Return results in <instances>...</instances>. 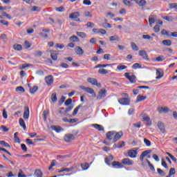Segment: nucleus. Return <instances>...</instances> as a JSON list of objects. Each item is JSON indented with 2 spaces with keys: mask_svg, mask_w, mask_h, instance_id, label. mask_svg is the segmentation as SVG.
Here are the masks:
<instances>
[{
  "mask_svg": "<svg viewBox=\"0 0 177 177\" xmlns=\"http://www.w3.org/2000/svg\"><path fill=\"white\" fill-rule=\"evenodd\" d=\"M56 160H53L48 167V171H50L56 165Z\"/></svg>",
  "mask_w": 177,
  "mask_h": 177,
  "instance_id": "5fc2aeb1",
  "label": "nucleus"
},
{
  "mask_svg": "<svg viewBox=\"0 0 177 177\" xmlns=\"http://www.w3.org/2000/svg\"><path fill=\"white\" fill-rule=\"evenodd\" d=\"M157 171H158V174H159V175H160L161 176H165V172H164L162 171V169H157Z\"/></svg>",
  "mask_w": 177,
  "mask_h": 177,
  "instance_id": "69168bd1",
  "label": "nucleus"
},
{
  "mask_svg": "<svg viewBox=\"0 0 177 177\" xmlns=\"http://www.w3.org/2000/svg\"><path fill=\"white\" fill-rule=\"evenodd\" d=\"M14 140L17 143H20V138H19V133L18 132L15 133V134H14Z\"/></svg>",
  "mask_w": 177,
  "mask_h": 177,
  "instance_id": "72a5a7b5",
  "label": "nucleus"
},
{
  "mask_svg": "<svg viewBox=\"0 0 177 177\" xmlns=\"http://www.w3.org/2000/svg\"><path fill=\"white\" fill-rule=\"evenodd\" d=\"M81 107H82V105H79L77 106L73 111V113H72V115H77V113H78V110H80V109H81Z\"/></svg>",
  "mask_w": 177,
  "mask_h": 177,
  "instance_id": "37998d69",
  "label": "nucleus"
},
{
  "mask_svg": "<svg viewBox=\"0 0 177 177\" xmlns=\"http://www.w3.org/2000/svg\"><path fill=\"white\" fill-rule=\"evenodd\" d=\"M113 156L110 155L109 156L105 158V163L107 165H110V162L113 161Z\"/></svg>",
  "mask_w": 177,
  "mask_h": 177,
  "instance_id": "bb28decb",
  "label": "nucleus"
},
{
  "mask_svg": "<svg viewBox=\"0 0 177 177\" xmlns=\"http://www.w3.org/2000/svg\"><path fill=\"white\" fill-rule=\"evenodd\" d=\"M73 109H74V106L70 105L69 106H68L67 108H66V109H65V113L67 114V113L71 111V110H73Z\"/></svg>",
  "mask_w": 177,
  "mask_h": 177,
  "instance_id": "4d7b16f0",
  "label": "nucleus"
},
{
  "mask_svg": "<svg viewBox=\"0 0 177 177\" xmlns=\"http://www.w3.org/2000/svg\"><path fill=\"white\" fill-rule=\"evenodd\" d=\"M81 167L82 168V169L84 171H86V169H88V168H89V164H88L87 162H86L84 164H81Z\"/></svg>",
  "mask_w": 177,
  "mask_h": 177,
  "instance_id": "49530a36",
  "label": "nucleus"
},
{
  "mask_svg": "<svg viewBox=\"0 0 177 177\" xmlns=\"http://www.w3.org/2000/svg\"><path fill=\"white\" fill-rule=\"evenodd\" d=\"M169 6L170 9H177V3H170V4H169Z\"/></svg>",
  "mask_w": 177,
  "mask_h": 177,
  "instance_id": "0e129e2a",
  "label": "nucleus"
},
{
  "mask_svg": "<svg viewBox=\"0 0 177 177\" xmlns=\"http://www.w3.org/2000/svg\"><path fill=\"white\" fill-rule=\"evenodd\" d=\"M98 73L99 74H102V75H104L106 74H109V73H110V71H107L104 68H101L98 70Z\"/></svg>",
  "mask_w": 177,
  "mask_h": 177,
  "instance_id": "c85d7f7f",
  "label": "nucleus"
},
{
  "mask_svg": "<svg viewBox=\"0 0 177 177\" xmlns=\"http://www.w3.org/2000/svg\"><path fill=\"white\" fill-rule=\"evenodd\" d=\"M51 100H52L53 103H56V102H57V95L56 93H53L51 95Z\"/></svg>",
  "mask_w": 177,
  "mask_h": 177,
  "instance_id": "2f4dec72",
  "label": "nucleus"
},
{
  "mask_svg": "<svg viewBox=\"0 0 177 177\" xmlns=\"http://www.w3.org/2000/svg\"><path fill=\"white\" fill-rule=\"evenodd\" d=\"M69 17L70 19H77V17H80V12H72Z\"/></svg>",
  "mask_w": 177,
  "mask_h": 177,
  "instance_id": "b1692460",
  "label": "nucleus"
},
{
  "mask_svg": "<svg viewBox=\"0 0 177 177\" xmlns=\"http://www.w3.org/2000/svg\"><path fill=\"white\" fill-rule=\"evenodd\" d=\"M87 81L89 82V84H91V85H94L95 86H97L98 88H102V84L97 82V80L95 78H88Z\"/></svg>",
  "mask_w": 177,
  "mask_h": 177,
  "instance_id": "20e7f679",
  "label": "nucleus"
},
{
  "mask_svg": "<svg viewBox=\"0 0 177 177\" xmlns=\"http://www.w3.org/2000/svg\"><path fill=\"white\" fill-rule=\"evenodd\" d=\"M142 39H153V37L149 35H143Z\"/></svg>",
  "mask_w": 177,
  "mask_h": 177,
  "instance_id": "774afa93",
  "label": "nucleus"
},
{
  "mask_svg": "<svg viewBox=\"0 0 177 177\" xmlns=\"http://www.w3.org/2000/svg\"><path fill=\"white\" fill-rule=\"evenodd\" d=\"M146 99H147V97H146V96H143L141 95H139L137 96L138 102H142V100H146Z\"/></svg>",
  "mask_w": 177,
  "mask_h": 177,
  "instance_id": "58836bf2",
  "label": "nucleus"
},
{
  "mask_svg": "<svg viewBox=\"0 0 177 177\" xmlns=\"http://www.w3.org/2000/svg\"><path fill=\"white\" fill-rule=\"evenodd\" d=\"M50 57L53 60H57V51H53L50 54Z\"/></svg>",
  "mask_w": 177,
  "mask_h": 177,
  "instance_id": "c756f323",
  "label": "nucleus"
},
{
  "mask_svg": "<svg viewBox=\"0 0 177 177\" xmlns=\"http://www.w3.org/2000/svg\"><path fill=\"white\" fill-rule=\"evenodd\" d=\"M113 168L118 169V168H123V165L122 162L113 161L111 164Z\"/></svg>",
  "mask_w": 177,
  "mask_h": 177,
  "instance_id": "dca6fc26",
  "label": "nucleus"
},
{
  "mask_svg": "<svg viewBox=\"0 0 177 177\" xmlns=\"http://www.w3.org/2000/svg\"><path fill=\"white\" fill-rule=\"evenodd\" d=\"M36 75H38L39 77H44L45 75V73H44V71L42 70H37L35 72Z\"/></svg>",
  "mask_w": 177,
  "mask_h": 177,
  "instance_id": "e433bc0d",
  "label": "nucleus"
},
{
  "mask_svg": "<svg viewBox=\"0 0 177 177\" xmlns=\"http://www.w3.org/2000/svg\"><path fill=\"white\" fill-rule=\"evenodd\" d=\"M19 125L22 127L24 131H26V122H24V120L23 118L19 119Z\"/></svg>",
  "mask_w": 177,
  "mask_h": 177,
  "instance_id": "473e14b6",
  "label": "nucleus"
},
{
  "mask_svg": "<svg viewBox=\"0 0 177 177\" xmlns=\"http://www.w3.org/2000/svg\"><path fill=\"white\" fill-rule=\"evenodd\" d=\"M28 86L29 87L30 92L32 94L35 93V92H37L38 91V86H34L33 87H30V84H28Z\"/></svg>",
  "mask_w": 177,
  "mask_h": 177,
  "instance_id": "393cba45",
  "label": "nucleus"
},
{
  "mask_svg": "<svg viewBox=\"0 0 177 177\" xmlns=\"http://www.w3.org/2000/svg\"><path fill=\"white\" fill-rule=\"evenodd\" d=\"M170 32H171L167 31V30H165V29H162L161 31L162 35H167V37H169Z\"/></svg>",
  "mask_w": 177,
  "mask_h": 177,
  "instance_id": "8fccbe9b",
  "label": "nucleus"
},
{
  "mask_svg": "<svg viewBox=\"0 0 177 177\" xmlns=\"http://www.w3.org/2000/svg\"><path fill=\"white\" fill-rule=\"evenodd\" d=\"M109 41H111V42H113L114 41L120 42L121 41V38H120V37L118 35L111 36L109 37Z\"/></svg>",
  "mask_w": 177,
  "mask_h": 177,
  "instance_id": "412c9836",
  "label": "nucleus"
},
{
  "mask_svg": "<svg viewBox=\"0 0 177 177\" xmlns=\"http://www.w3.org/2000/svg\"><path fill=\"white\" fill-rule=\"evenodd\" d=\"M0 39H2L3 42H6L8 41V36L6 34H1L0 36Z\"/></svg>",
  "mask_w": 177,
  "mask_h": 177,
  "instance_id": "09e8293b",
  "label": "nucleus"
},
{
  "mask_svg": "<svg viewBox=\"0 0 177 177\" xmlns=\"http://www.w3.org/2000/svg\"><path fill=\"white\" fill-rule=\"evenodd\" d=\"M145 161L147 162L148 166L149 167L151 171H156V168H154V166L149 161L148 159H146Z\"/></svg>",
  "mask_w": 177,
  "mask_h": 177,
  "instance_id": "79ce46f5",
  "label": "nucleus"
},
{
  "mask_svg": "<svg viewBox=\"0 0 177 177\" xmlns=\"http://www.w3.org/2000/svg\"><path fill=\"white\" fill-rule=\"evenodd\" d=\"M71 103H73V100L71 98H69L66 100L65 106H70V104H71Z\"/></svg>",
  "mask_w": 177,
  "mask_h": 177,
  "instance_id": "338daca9",
  "label": "nucleus"
},
{
  "mask_svg": "<svg viewBox=\"0 0 177 177\" xmlns=\"http://www.w3.org/2000/svg\"><path fill=\"white\" fill-rule=\"evenodd\" d=\"M132 68H142V65L139 63H136L133 64Z\"/></svg>",
  "mask_w": 177,
  "mask_h": 177,
  "instance_id": "052dcab7",
  "label": "nucleus"
},
{
  "mask_svg": "<svg viewBox=\"0 0 177 177\" xmlns=\"http://www.w3.org/2000/svg\"><path fill=\"white\" fill-rule=\"evenodd\" d=\"M55 10H56L57 12H64V10H66V9L64 8V7L60 6L59 8H55Z\"/></svg>",
  "mask_w": 177,
  "mask_h": 177,
  "instance_id": "13d9d810",
  "label": "nucleus"
},
{
  "mask_svg": "<svg viewBox=\"0 0 177 177\" xmlns=\"http://www.w3.org/2000/svg\"><path fill=\"white\" fill-rule=\"evenodd\" d=\"M0 145L3 146V147H10V145L3 140H0Z\"/></svg>",
  "mask_w": 177,
  "mask_h": 177,
  "instance_id": "a18cd8bd",
  "label": "nucleus"
},
{
  "mask_svg": "<svg viewBox=\"0 0 177 177\" xmlns=\"http://www.w3.org/2000/svg\"><path fill=\"white\" fill-rule=\"evenodd\" d=\"M166 154L170 157V158L172 160V161H174V162H176L177 159L174 155L171 154L169 152H167Z\"/></svg>",
  "mask_w": 177,
  "mask_h": 177,
  "instance_id": "de8ad7c7",
  "label": "nucleus"
},
{
  "mask_svg": "<svg viewBox=\"0 0 177 177\" xmlns=\"http://www.w3.org/2000/svg\"><path fill=\"white\" fill-rule=\"evenodd\" d=\"M15 91L16 92H21V93L26 92V89H24L23 86L17 87Z\"/></svg>",
  "mask_w": 177,
  "mask_h": 177,
  "instance_id": "603ef678",
  "label": "nucleus"
},
{
  "mask_svg": "<svg viewBox=\"0 0 177 177\" xmlns=\"http://www.w3.org/2000/svg\"><path fill=\"white\" fill-rule=\"evenodd\" d=\"M156 60L157 62H163V60H165V57H164V55H160L156 58Z\"/></svg>",
  "mask_w": 177,
  "mask_h": 177,
  "instance_id": "6e6d98bb",
  "label": "nucleus"
},
{
  "mask_svg": "<svg viewBox=\"0 0 177 177\" xmlns=\"http://www.w3.org/2000/svg\"><path fill=\"white\" fill-rule=\"evenodd\" d=\"M18 177H27V176H26V174H24V171H23V170L19 169Z\"/></svg>",
  "mask_w": 177,
  "mask_h": 177,
  "instance_id": "e2e57ef3",
  "label": "nucleus"
},
{
  "mask_svg": "<svg viewBox=\"0 0 177 177\" xmlns=\"http://www.w3.org/2000/svg\"><path fill=\"white\" fill-rule=\"evenodd\" d=\"M80 89H82L83 91H85V92H87V93L92 95L93 97H96V93H95L93 88L85 87L84 86H80Z\"/></svg>",
  "mask_w": 177,
  "mask_h": 177,
  "instance_id": "f257e3e1",
  "label": "nucleus"
},
{
  "mask_svg": "<svg viewBox=\"0 0 177 177\" xmlns=\"http://www.w3.org/2000/svg\"><path fill=\"white\" fill-rule=\"evenodd\" d=\"M136 3H138V5L140 6H146L147 2L146 0H140V1H136Z\"/></svg>",
  "mask_w": 177,
  "mask_h": 177,
  "instance_id": "f704fd0d",
  "label": "nucleus"
},
{
  "mask_svg": "<svg viewBox=\"0 0 177 177\" xmlns=\"http://www.w3.org/2000/svg\"><path fill=\"white\" fill-rule=\"evenodd\" d=\"M74 169V167H72L71 168H64L62 167L58 172L60 174L61 172H71Z\"/></svg>",
  "mask_w": 177,
  "mask_h": 177,
  "instance_id": "5701e85b",
  "label": "nucleus"
},
{
  "mask_svg": "<svg viewBox=\"0 0 177 177\" xmlns=\"http://www.w3.org/2000/svg\"><path fill=\"white\" fill-rule=\"evenodd\" d=\"M118 103L122 104V106H128L131 103V100L129 98H120L118 100Z\"/></svg>",
  "mask_w": 177,
  "mask_h": 177,
  "instance_id": "423d86ee",
  "label": "nucleus"
},
{
  "mask_svg": "<svg viewBox=\"0 0 177 177\" xmlns=\"http://www.w3.org/2000/svg\"><path fill=\"white\" fill-rule=\"evenodd\" d=\"M157 20V17L156 15H151L149 17V23L150 27H152V24H154L156 23V21Z\"/></svg>",
  "mask_w": 177,
  "mask_h": 177,
  "instance_id": "2eb2a0df",
  "label": "nucleus"
},
{
  "mask_svg": "<svg viewBox=\"0 0 177 177\" xmlns=\"http://www.w3.org/2000/svg\"><path fill=\"white\" fill-rule=\"evenodd\" d=\"M75 52L76 55H78L79 56H82L84 55V50H82V48L80 46H76L75 48Z\"/></svg>",
  "mask_w": 177,
  "mask_h": 177,
  "instance_id": "a211bd4d",
  "label": "nucleus"
},
{
  "mask_svg": "<svg viewBox=\"0 0 177 177\" xmlns=\"http://www.w3.org/2000/svg\"><path fill=\"white\" fill-rule=\"evenodd\" d=\"M121 163L123 164V165H132L133 164V160L129 158H124L122 160Z\"/></svg>",
  "mask_w": 177,
  "mask_h": 177,
  "instance_id": "9b49d317",
  "label": "nucleus"
},
{
  "mask_svg": "<svg viewBox=\"0 0 177 177\" xmlns=\"http://www.w3.org/2000/svg\"><path fill=\"white\" fill-rule=\"evenodd\" d=\"M77 35L80 38H86V33L84 32H77Z\"/></svg>",
  "mask_w": 177,
  "mask_h": 177,
  "instance_id": "a19ab883",
  "label": "nucleus"
},
{
  "mask_svg": "<svg viewBox=\"0 0 177 177\" xmlns=\"http://www.w3.org/2000/svg\"><path fill=\"white\" fill-rule=\"evenodd\" d=\"M70 40L73 42H80V39L77 36H72L70 37Z\"/></svg>",
  "mask_w": 177,
  "mask_h": 177,
  "instance_id": "3c124183",
  "label": "nucleus"
},
{
  "mask_svg": "<svg viewBox=\"0 0 177 177\" xmlns=\"http://www.w3.org/2000/svg\"><path fill=\"white\" fill-rule=\"evenodd\" d=\"M106 95H107V91L106 89H101L99 92V95L97 97V99L98 100H100V99H103V97H106Z\"/></svg>",
  "mask_w": 177,
  "mask_h": 177,
  "instance_id": "6e6552de",
  "label": "nucleus"
},
{
  "mask_svg": "<svg viewBox=\"0 0 177 177\" xmlns=\"http://www.w3.org/2000/svg\"><path fill=\"white\" fill-rule=\"evenodd\" d=\"M126 68H127V66H125V65L120 64L117 66V70H119L120 71H121L122 70H126Z\"/></svg>",
  "mask_w": 177,
  "mask_h": 177,
  "instance_id": "864d4df0",
  "label": "nucleus"
},
{
  "mask_svg": "<svg viewBox=\"0 0 177 177\" xmlns=\"http://www.w3.org/2000/svg\"><path fill=\"white\" fill-rule=\"evenodd\" d=\"M122 136H124V133H122V131H119L117 133L115 131V136L113 137V142L115 143V142H117L118 140H120V139H121Z\"/></svg>",
  "mask_w": 177,
  "mask_h": 177,
  "instance_id": "0eeeda50",
  "label": "nucleus"
},
{
  "mask_svg": "<svg viewBox=\"0 0 177 177\" xmlns=\"http://www.w3.org/2000/svg\"><path fill=\"white\" fill-rule=\"evenodd\" d=\"M93 128H95V129H97V131H104V127H103L102 125L100 124H92Z\"/></svg>",
  "mask_w": 177,
  "mask_h": 177,
  "instance_id": "4be33fe9",
  "label": "nucleus"
},
{
  "mask_svg": "<svg viewBox=\"0 0 177 177\" xmlns=\"http://www.w3.org/2000/svg\"><path fill=\"white\" fill-rule=\"evenodd\" d=\"M13 48L15 50H21L23 49V46L20 44H14Z\"/></svg>",
  "mask_w": 177,
  "mask_h": 177,
  "instance_id": "c03bdc74",
  "label": "nucleus"
},
{
  "mask_svg": "<svg viewBox=\"0 0 177 177\" xmlns=\"http://www.w3.org/2000/svg\"><path fill=\"white\" fill-rule=\"evenodd\" d=\"M30 118V109L28 106H26L24 108V120H28Z\"/></svg>",
  "mask_w": 177,
  "mask_h": 177,
  "instance_id": "4468645a",
  "label": "nucleus"
},
{
  "mask_svg": "<svg viewBox=\"0 0 177 177\" xmlns=\"http://www.w3.org/2000/svg\"><path fill=\"white\" fill-rule=\"evenodd\" d=\"M162 19H164V20H166V21H174V20H175V17L174 16L162 17Z\"/></svg>",
  "mask_w": 177,
  "mask_h": 177,
  "instance_id": "cd10ccee",
  "label": "nucleus"
},
{
  "mask_svg": "<svg viewBox=\"0 0 177 177\" xmlns=\"http://www.w3.org/2000/svg\"><path fill=\"white\" fill-rule=\"evenodd\" d=\"M164 77V71H162L161 68H158L156 70V80H161Z\"/></svg>",
  "mask_w": 177,
  "mask_h": 177,
  "instance_id": "ddd939ff",
  "label": "nucleus"
},
{
  "mask_svg": "<svg viewBox=\"0 0 177 177\" xmlns=\"http://www.w3.org/2000/svg\"><path fill=\"white\" fill-rule=\"evenodd\" d=\"M115 135V131H109L106 134V139H108L109 140H113L114 142Z\"/></svg>",
  "mask_w": 177,
  "mask_h": 177,
  "instance_id": "1a4fd4ad",
  "label": "nucleus"
},
{
  "mask_svg": "<svg viewBox=\"0 0 177 177\" xmlns=\"http://www.w3.org/2000/svg\"><path fill=\"white\" fill-rule=\"evenodd\" d=\"M64 139L65 142H66L67 143H70L73 142L74 139H75V137L71 133H67V134H65Z\"/></svg>",
  "mask_w": 177,
  "mask_h": 177,
  "instance_id": "39448f33",
  "label": "nucleus"
},
{
  "mask_svg": "<svg viewBox=\"0 0 177 177\" xmlns=\"http://www.w3.org/2000/svg\"><path fill=\"white\" fill-rule=\"evenodd\" d=\"M131 49L138 52V50H139V46H138V45L134 42H131Z\"/></svg>",
  "mask_w": 177,
  "mask_h": 177,
  "instance_id": "c9c22d12",
  "label": "nucleus"
},
{
  "mask_svg": "<svg viewBox=\"0 0 177 177\" xmlns=\"http://www.w3.org/2000/svg\"><path fill=\"white\" fill-rule=\"evenodd\" d=\"M158 113H160V114H162V113H168V108L167 107H165V108H160L158 109Z\"/></svg>",
  "mask_w": 177,
  "mask_h": 177,
  "instance_id": "ea45409f",
  "label": "nucleus"
},
{
  "mask_svg": "<svg viewBox=\"0 0 177 177\" xmlns=\"http://www.w3.org/2000/svg\"><path fill=\"white\" fill-rule=\"evenodd\" d=\"M34 176L36 177H42V171H41L39 169H37L35 171Z\"/></svg>",
  "mask_w": 177,
  "mask_h": 177,
  "instance_id": "4c0bfd02",
  "label": "nucleus"
},
{
  "mask_svg": "<svg viewBox=\"0 0 177 177\" xmlns=\"http://www.w3.org/2000/svg\"><path fill=\"white\" fill-rule=\"evenodd\" d=\"M138 55L140 56H142V59H145V60H150V59L149 58V55H147V53H146V50H140L138 52Z\"/></svg>",
  "mask_w": 177,
  "mask_h": 177,
  "instance_id": "9d476101",
  "label": "nucleus"
},
{
  "mask_svg": "<svg viewBox=\"0 0 177 177\" xmlns=\"http://www.w3.org/2000/svg\"><path fill=\"white\" fill-rule=\"evenodd\" d=\"M45 81L47 85L50 86L52 85V83L53 82V75H48L45 77Z\"/></svg>",
  "mask_w": 177,
  "mask_h": 177,
  "instance_id": "f3484780",
  "label": "nucleus"
},
{
  "mask_svg": "<svg viewBox=\"0 0 177 177\" xmlns=\"http://www.w3.org/2000/svg\"><path fill=\"white\" fill-rule=\"evenodd\" d=\"M128 154L131 158H135L138 155V151L136 150H129Z\"/></svg>",
  "mask_w": 177,
  "mask_h": 177,
  "instance_id": "6ab92c4d",
  "label": "nucleus"
},
{
  "mask_svg": "<svg viewBox=\"0 0 177 177\" xmlns=\"http://www.w3.org/2000/svg\"><path fill=\"white\" fill-rule=\"evenodd\" d=\"M124 77L129 80L131 84H135L136 82V76L135 75H129V73H125Z\"/></svg>",
  "mask_w": 177,
  "mask_h": 177,
  "instance_id": "7ed1b4c3",
  "label": "nucleus"
},
{
  "mask_svg": "<svg viewBox=\"0 0 177 177\" xmlns=\"http://www.w3.org/2000/svg\"><path fill=\"white\" fill-rule=\"evenodd\" d=\"M162 44L165 46H171L172 45V41L170 39H165L162 41Z\"/></svg>",
  "mask_w": 177,
  "mask_h": 177,
  "instance_id": "a878e982",
  "label": "nucleus"
},
{
  "mask_svg": "<svg viewBox=\"0 0 177 177\" xmlns=\"http://www.w3.org/2000/svg\"><path fill=\"white\" fill-rule=\"evenodd\" d=\"M124 146H125V142L122 141L118 144H115L113 147V149H121L122 147H124Z\"/></svg>",
  "mask_w": 177,
  "mask_h": 177,
  "instance_id": "aec40b11",
  "label": "nucleus"
},
{
  "mask_svg": "<svg viewBox=\"0 0 177 177\" xmlns=\"http://www.w3.org/2000/svg\"><path fill=\"white\" fill-rule=\"evenodd\" d=\"M153 31H154V32H160V25L156 24V25L153 27Z\"/></svg>",
  "mask_w": 177,
  "mask_h": 177,
  "instance_id": "680f3d73",
  "label": "nucleus"
},
{
  "mask_svg": "<svg viewBox=\"0 0 177 177\" xmlns=\"http://www.w3.org/2000/svg\"><path fill=\"white\" fill-rule=\"evenodd\" d=\"M151 153V150H146L142 152V153L140 156V160L141 161V164L142 167H145V157H147V156H149Z\"/></svg>",
  "mask_w": 177,
  "mask_h": 177,
  "instance_id": "f03ea898",
  "label": "nucleus"
},
{
  "mask_svg": "<svg viewBox=\"0 0 177 177\" xmlns=\"http://www.w3.org/2000/svg\"><path fill=\"white\" fill-rule=\"evenodd\" d=\"M51 129H53V131H55V132H57V133L62 132V131H63V129L60 127H56V126H52Z\"/></svg>",
  "mask_w": 177,
  "mask_h": 177,
  "instance_id": "7c9ffc66",
  "label": "nucleus"
},
{
  "mask_svg": "<svg viewBox=\"0 0 177 177\" xmlns=\"http://www.w3.org/2000/svg\"><path fill=\"white\" fill-rule=\"evenodd\" d=\"M157 125H158V128L160 131V132H162V133H165V125H164V123L161 121H159L158 122Z\"/></svg>",
  "mask_w": 177,
  "mask_h": 177,
  "instance_id": "f8f14e48",
  "label": "nucleus"
},
{
  "mask_svg": "<svg viewBox=\"0 0 177 177\" xmlns=\"http://www.w3.org/2000/svg\"><path fill=\"white\" fill-rule=\"evenodd\" d=\"M162 165L166 169H168V165H167V162H165V159L162 158Z\"/></svg>",
  "mask_w": 177,
  "mask_h": 177,
  "instance_id": "bf43d9fd",
  "label": "nucleus"
}]
</instances>
